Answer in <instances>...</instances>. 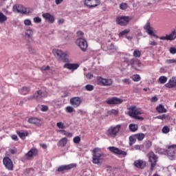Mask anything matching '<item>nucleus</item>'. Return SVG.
Returning <instances> with one entry per match:
<instances>
[{"mask_svg": "<svg viewBox=\"0 0 176 176\" xmlns=\"http://www.w3.org/2000/svg\"><path fill=\"white\" fill-rule=\"evenodd\" d=\"M169 52L170 54H176V48L175 47H171L169 49Z\"/></svg>", "mask_w": 176, "mask_h": 176, "instance_id": "obj_56", "label": "nucleus"}, {"mask_svg": "<svg viewBox=\"0 0 176 176\" xmlns=\"http://www.w3.org/2000/svg\"><path fill=\"white\" fill-rule=\"evenodd\" d=\"M165 87H167V89H175L176 77L173 76L170 79H169L168 82L166 84H165Z\"/></svg>", "mask_w": 176, "mask_h": 176, "instance_id": "obj_18", "label": "nucleus"}, {"mask_svg": "<svg viewBox=\"0 0 176 176\" xmlns=\"http://www.w3.org/2000/svg\"><path fill=\"white\" fill-rule=\"evenodd\" d=\"M42 17L44 18L45 21L53 24L54 23V16L49 12L43 13Z\"/></svg>", "mask_w": 176, "mask_h": 176, "instance_id": "obj_21", "label": "nucleus"}, {"mask_svg": "<svg viewBox=\"0 0 176 176\" xmlns=\"http://www.w3.org/2000/svg\"><path fill=\"white\" fill-rule=\"evenodd\" d=\"M47 93L42 90H38L34 94L35 100L39 101L41 98H45L47 96Z\"/></svg>", "mask_w": 176, "mask_h": 176, "instance_id": "obj_23", "label": "nucleus"}, {"mask_svg": "<svg viewBox=\"0 0 176 176\" xmlns=\"http://www.w3.org/2000/svg\"><path fill=\"white\" fill-rule=\"evenodd\" d=\"M129 65L138 71V68L142 65V63L137 58H133L129 61Z\"/></svg>", "mask_w": 176, "mask_h": 176, "instance_id": "obj_10", "label": "nucleus"}, {"mask_svg": "<svg viewBox=\"0 0 176 176\" xmlns=\"http://www.w3.org/2000/svg\"><path fill=\"white\" fill-rule=\"evenodd\" d=\"M73 142H74V144H79V142H80V137L79 136L74 137L73 139Z\"/></svg>", "mask_w": 176, "mask_h": 176, "instance_id": "obj_48", "label": "nucleus"}, {"mask_svg": "<svg viewBox=\"0 0 176 176\" xmlns=\"http://www.w3.org/2000/svg\"><path fill=\"white\" fill-rule=\"evenodd\" d=\"M34 35V32L31 29L26 30L25 32V38H31Z\"/></svg>", "mask_w": 176, "mask_h": 176, "instance_id": "obj_35", "label": "nucleus"}, {"mask_svg": "<svg viewBox=\"0 0 176 176\" xmlns=\"http://www.w3.org/2000/svg\"><path fill=\"white\" fill-rule=\"evenodd\" d=\"M132 80L133 82H140L141 80V76L139 74H134L132 76Z\"/></svg>", "mask_w": 176, "mask_h": 176, "instance_id": "obj_38", "label": "nucleus"}, {"mask_svg": "<svg viewBox=\"0 0 176 176\" xmlns=\"http://www.w3.org/2000/svg\"><path fill=\"white\" fill-rule=\"evenodd\" d=\"M11 138H12V140H13V141H18L19 140V138L16 135H12Z\"/></svg>", "mask_w": 176, "mask_h": 176, "instance_id": "obj_62", "label": "nucleus"}, {"mask_svg": "<svg viewBox=\"0 0 176 176\" xmlns=\"http://www.w3.org/2000/svg\"><path fill=\"white\" fill-rule=\"evenodd\" d=\"M79 68V64L78 63H67V69L74 72L76 69Z\"/></svg>", "mask_w": 176, "mask_h": 176, "instance_id": "obj_25", "label": "nucleus"}, {"mask_svg": "<svg viewBox=\"0 0 176 176\" xmlns=\"http://www.w3.org/2000/svg\"><path fill=\"white\" fill-rule=\"evenodd\" d=\"M135 138L138 141H142L145 138V134L140 133H137L135 135Z\"/></svg>", "mask_w": 176, "mask_h": 176, "instance_id": "obj_31", "label": "nucleus"}, {"mask_svg": "<svg viewBox=\"0 0 176 176\" xmlns=\"http://www.w3.org/2000/svg\"><path fill=\"white\" fill-rule=\"evenodd\" d=\"M159 83L161 85H164L167 82V77L166 76H161L158 79Z\"/></svg>", "mask_w": 176, "mask_h": 176, "instance_id": "obj_34", "label": "nucleus"}, {"mask_svg": "<svg viewBox=\"0 0 176 176\" xmlns=\"http://www.w3.org/2000/svg\"><path fill=\"white\" fill-rule=\"evenodd\" d=\"M144 30H146V32H147V34L148 35H150V36H154L155 38H159L157 36H156V34H155L153 33V29L152 28V27H151V23L149 22H148L145 26H144Z\"/></svg>", "mask_w": 176, "mask_h": 176, "instance_id": "obj_20", "label": "nucleus"}, {"mask_svg": "<svg viewBox=\"0 0 176 176\" xmlns=\"http://www.w3.org/2000/svg\"><path fill=\"white\" fill-rule=\"evenodd\" d=\"M136 138L135 136H130L129 137V145L130 146H132L133 145H134V144H135V141H136Z\"/></svg>", "mask_w": 176, "mask_h": 176, "instance_id": "obj_39", "label": "nucleus"}, {"mask_svg": "<svg viewBox=\"0 0 176 176\" xmlns=\"http://www.w3.org/2000/svg\"><path fill=\"white\" fill-rule=\"evenodd\" d=\"M52 53L56 58H58L60 61H63V63H67V54L65 52H63V51L58 49H54Z\"/></svg>", "mask_w": 176, "mask_h": 176, "instance_id": "obj_6", "label": "nucleus"}, {"mask_svg": "<svg viewBox=\"0 0 176 176\" xmlns=\"http://www.w3.org/2000/svg\"><path fill=\"white\" fill-rule=\"evenodd\" d=\"M148 157V162L151 163V170L153 171L155 170V167L156 166V164L157 163V156L155 155V153L153 151L149 152L147 154Z\"/></svg>", "mask_w": 176, "mask_h": 176, "instance_id": "obj_5", "label": "nucleus"}, {"mask_svg": "<svg viewBox=\"0 0 176 176\" xmlns=\"http://www.w3.org/2000/svg\"><path fill=\"white\" fill-rule=\"evenodd\" d=\"M120 129H122V124L110 126L107 131V135L109 136V138H115V137L119 134Z\"/></svg>", "mask_w": 176, "mask_h": 176, "instance_id": "obj_2", "label": "nucleus"}, {"mask_svg": "<svg viewBox=\"0 0 176 176\" xmlns=\"http://www.w3.org/2000/svg\"><path fill=\"white\" fill-rule=\"evenodd\" d=\"M76 43L78 45L82 52H86L87 50L88 45L85 39L79 38L76 40Z\"/></svg>", "mask_w": 176, "mask_h": 176, "instance_id": "obj_8", "label": "nucleus"}, {"mask_svg": "<svg viewBox=\"0 0 176 176\" xmlns=\"http://www.w3.org/2000/svg\"><path fill=\"white\" fill-rule=\"evenodd\" d=\"M157 100L158 99L157 96H153L151 99V102H157Z\"/></svg>", "mask_w": 176, "mask_h": 176, "instance_id": "obj_58", "label": "nucleus"}, {"mask_svg": "<svg viewBox=\"0 0 176 176\" xmlns=\"http://www.w3.org/2000/svg\"><path fill=\"white\" fill-rule=\"evenodd\" d=\"M166 64H176V59H167Z\"/></svg>", "mask_w": 176, "mask_h": 176, "instance_id": "obj_51", "label": "nucleus"}, {"mask_svg": "<svg viewBox=\"0 0 176 176\" xmlns=\"http://www.w3.org/2000/svg\"><path fill=\"white\" fill-rule=\"evenodd\" d=\"M85 89L87 90V91H93V90H94V86L91 85H87L85 86Z\"/></svg>", "mask_w": 176, "mask_h": 176, "instance_id": "obj_44", "label": "nucleus"}, {"mask_svg": "<svg viewBox=\"0 0 176 176\" xmlns=\"http://www.w3.org/2000/svg\"><path fill=\"white\" fill-rule=\"evenodd\" d=\"M107 49L111 52H116L118 50V47H116L113 43H109L107 44Z\"/></svg>", "mask_w": 176, "mask_h": 176, "instance_id": "obj_26", "label": "nucleus"}, {"mask_svg": "<svg viewBox=\"0 0 176 176\" xmlns=\"http://www.w3.org/2000/svg\"><path fill=\"white\" fill-rule=\"evenodd\" d=\"M149 45H151V46H157V43L156 41H150Z\"/></svg>", "mask_w": 176, "mask_h": 176, "instance_id": "obj_63", "label": "nucleus"}, {"mask_svg": "<svg viewBox=\"0 0 176 176\" xmlns=\"http://www.w3.org/2000/svg\"><path fill=\"white\" fill-rule=\"evenodd\" d=\"M38 153V150L36 148H32L25 154L26 159H31L33 156H35Z\"/></svg>", "mask_w": 176, "mask_h": 176, "instance_id": "obj_24", "label": "nucleus"}, {"mask_svg": "<svg viewBox=\"0 0 176 176\" xmlns=\"http://www.w3.org/2000/svg\"><path fill=\"white\" fill-rule=\"evenodd\" d=\"M42 72H50V67H49L48 65L47 66H43L41 68Z\"/></svg>", "mask_w": 176, "mask_h": 176, "instance_id": "obj_43", "label": "nucleus"}, {"mask_svg": "<svg viewBox=\"0 0 176 176\" xmlns=\"http://www.w3.org/2000/svg\"><path fill=\"white\" fill-rule=\"evenodd\" d=\"M168 115L167 114H163L156 117V119H160V120H164V119H168Z\"/></svg>", "mask_w": 176, "mask_h": 176, "instance_id": "obj_42", "label": "nucleus"}, {"mask_svg": "<svg viewBox=\"0 0 176 176\" xmlns=\"http://www.w3.org/2000/svg\"><path fill=\"white\" fill-rule=\"evenodd\" d=\"M92 163H94V164H98V163H100V160H101V157L104 154L98 148H94L92 151Z\"/></svg>", "mask_w": 176, "mask_h": 176, "instance_id": "obj_4", "label": "nucleus"}, {"mask_svg": "<svg viewBox=\"0 0 176 176\" xmlns=\"http://www.w3.org/2000/svg\"><path fill=\"white\" fill-rule=\"evenodd\" d=\"M151 146H152V142H151V140H147L145 144L146 149H150Z\"/></svg>", "mask_w": 176, "mask_h": 176, "instance_id": "obj_45", "label": "nucleus"}, {"mask_svg": "<svg viewBox=\"0 0 176 176\" xmlns=\"http://www.w3.org/2000/svg\"><path fill=\"white\" fill-rule=\"evenodd\" d=\"M156 111H158L159 113H166L167 112V109L164 108V106L162 104H160L156 107Z\"/></svg>", "mask_w": 176, "mask_h": 176, "instance_id": "obj_28", "label": "nucleus"}, {"mask_svg": "<svg viewBox=\"0 0 176 176\" xmlns=\"http://www.w3.org/2000/svg\"><path fill=\"white\" fill-rule=\"evenodd\" d=\"M25 25H32V22H31V20L30 19H25L23 21Z\"/></svg>", "mask_w": 176, "mask_h": 176, "instance_id": "obj_53", "label": "nucleus"}, {"mask_svg": "<svg viewBox=\"0 0 176 176\" xmlns=\"http://www.w3.org/2000/svg\"><path fill=\"white\" fill-rule=\"evenodd\" d=\"M108 149L110 151V152H112V153H114L115 155H122V156L127 155V152L123 151L115 146H110L108 148Z\"/></svg>", "mask_w": 176, "mask_h": 176, "instance_id": "obj_14", "label": "nucleus"}, {"mask_svg": "<svg viewBox=\"0 0 176 176\" xmlns=\"http://www.w3.org/2000/svg\"><path fill=\"white\" fill-rule=\"evenodd\" d=\"M56 126H57L58 129H65V126L64 125V123H63L61 122H57Z\"/></svg>", "mask_w": 176, "mask_h": 176, "instance_id": "obj_49", "label": "nucleus"}, {"mask_svg": "<svg viewBox=\"0 0 176 176\" xmlns=\"http://www.w3.org/2000/svg\"><path fill=\"white\" fill-rule=\"evenodd\" d=\"M134 148L136 150V151H141V149H142V146L141 145H135L134 146Z\"/></svg>", "mask_w": 176, "mask_h": 176, "instance_id": "obj_59", "label": "nucleus"}, {"mask_svg": "<svg viewBox=\"0 0 176 176\" xmlns=\"http://www.w3.org/2000/svg\"><path fill=\"white\" fill-rule=\"evenodd\" d=\"M12 11L14 13H21V14H29V13H31L30 8H27L21 4H15L12 8Z\"/></svg>", "mask_w": 176, "mask_h": 176, "instance_id": "obj_3", "label": "nucleus"}, {"mask_svg": "<svg viewBox=\"0 0 176 176\" xmlns=\"http://www.w3.org/2000/svg\"><path fill=\"white\" fill-rule=\"evenodd\" d=\"M57 133H60V134H63V135H65L67 132L65 130L60 129V130H56Z\"/></svg>", "mask_w": 176, "mask_h": 176, "instance_id": "obj_60", "label": "nucleus"}, {"mask_svg": "<svg viewBox=\"0 0 176 176\" xmlns=\"http://www.w3.org/2000/svg\"><path fill=\"white\" fill-rule=\"evenodd\" d=\"M175 148L176 145L170 146L166 151L168 159L174 160L175 159Z\"/></svg>", "mask_w": 176, "mask_h": 176, "instance_id": "obj_12", "label": "nucleus"}, {"mask_svg": "<svg viewBox=\"0 0 176 176\" xmlns=\"http://www.w3.org/2000/svg\"><path fill=\"white\" fill-rule=\"evenodd\" d=\"M93 76H93V74L91 73H88L86 75L87 79H92Z\"/></svg>", "mask_w": 176, "mask_h": 176, "instance_id": "obj_61", "label": "nucleus"}, {"mask_svg": "<svg viewBox=\"0 0 176 176\" xmlns=\"http://www.w3.org/2000/svg\"><path fill=\"white\" fill-rule=\"evenodd\" d=\"M84 5L87 6L88 9H93L101 5V0H85Z\"/></svg>", "mask_w": 176, "mask_h": 176, "instance_id": "obj_7", "label": "nucleus"}, {"mask_svg": "<svg viewBox=\"0 0 176 176\" xmlns=\"http://www.w3.org/2000/svg\"><path fill=\"white\" fill-rule=\"evenodd\" d=\"M122 83H125L126 85H131V81L129 78H124L122 80Z\"/></svg>", "mask_w": 176, "mask_h": 176, "instance_id": "obj_54", "label": "nucleus"}, {"mask_svg": "<svg viewBox=\"0 0 176 176\" xmlns=\"http://www.w3.org/2000/svg\"><path fill=\"white\" fill-rule=\"evenodd\" d=\"M144 111L141 109L138 108L137 106H131L128 108V115L133 119H136L137 120H144V118L138 115H142Z\"/></svg>", "mask_w": 176, "mask_h": 176, "instance_id": "obj_1", "label": "nucleus"}, {"mask_svg": "<svg viewBox=\"0 0 176 176\" xmlns=\"http://www.w3.org/2000/svg\"><path fill=\"white\" fill-rule=\"evenodd\" d=\"M28 123L31 124H34L35 126H42V120L38 118H30L28 120Z\"/></svg>", "mask_w": 176, "mask_h": 176, "instance_id": "obj_22", "label": "nucleus"}, {"mask_svg": "<svg viewBox=\"0 0 176 176\" xmlns=\"http://www.w3.org/2000/svg\"><path fill=\"white\" fill-rule=\"evenodd\" d=\"M97 80H98V85H101L102 86H111L112 85V83H113V81L112 80V79L111 78L106 79L101 76H98Z\"/></svg>", "mask_w": 176, "mask_h": 176, "instance_id": "obj_9", "label": "nucleus"}, {"mask_svg": "<svg viewBox=\"0 0 176 176\" xmlns=\"http://www.w3.org/2000/svg\"><path fill=\"white\" fill-rule=\"evenodd\" d=\"M3 163L7 170H13V162H12L10 158L8 157H5L3 159Z\"/></svg>", "mask_w": 176, "mask_h": 176, "instance_id": "obj_15", "label": "nucleus"}, {"mask_svg": "<svg viewBox=\"0 0 176 176\" xmlns=\"http://www.w3.org/2000/svg\"><path fill=\"white\" fill-rule=\"evenodd\" d=\"M129 32H130L129 29L124 30L119 33V37L122 38V37L124 36V35H127V34H129Z\"/></svg>", "mask_w": 176, "mask_h": 176, "instance_id": "obj_40", "label": "nucleus"}, {"mask_svg": "<svg viewBox=\"0 0 176 176\" xmlns=\"http://www.w3.org/2000/svg\"><path fill=\"white\" fill-rule=\"evenodd\" d=\"M64 170H67V165L60 166L58 168V171L63 173Z\"/></svg>", "mask_w": 176, "mask_h": 176, "instance_id": "obj_52", "label": "nucleus"}, {"mask_svg": "<svg viewBox=\"0 0 176 176\" xmlns=\"http://www.w3.org/2000/svg\"><path fill=\"white\" fill-rule=\"evenodd\" d=\"M30 92V87H23L22 89H19V93L21 94H23V96H25V94H28Z\"/></svg>", "mask_w": 176, "mask_h": 176, "instance_id": "obj_30", "label": "nucleus"}, {"mask_svg": "<svg viewBox=\"0 0 176 176\" xmlns=\"http://www.w3.org/2000/svg\"><path fill=\"white\" fill-rule=\"evenodd\" d=\"M129 8V5L127 4V3H121L120 4V9L121 10H126V9H127Z\"/></svg>", "mask_w": 176, "mask_h": 176, "instance_id": "obj_41", "label": "nucleus"}, {"mask_svg": "<svg viewBox=\"0 0 176 176\" xmlns=\"http://www.w3.org/2000/svg\"><path fill=\"white\" fill-rule=\"evenodd\" d=\"M76 167V164H70L67 165V170H71V168H74Z\"/></svg>", "mask_w": 176, "mask_h": 176, "instance_id": "obj_55", "label": "nucleus"}, {"mask_svg": "<svg viewBox=\"0 0 176 176\" xmlns=\"http://www.w3.org/2000/svg\"><path fill=\"white\" fill-rule=\"evenodd\" d=\"M130 20L129 16H122L117 18L116 23L120 25H127L130 22Z\"/></svg>", "mask_w": 176, "mask_h": 176, "instance_id": "obj_11", "label": "nucleus"}, {"mask_svg": "<svg viewBox=\"0 0 176 176\" xmlns=\"http://www.w3.org/2000/svg\"><path fill=\"white\" fill-rule=\"evenodd\" d=\"M17 135L21 140H24L25 137L28 135V132L27 131H16Z\"/></svg>", "mask_w": 176, "mask_h": 176, "instance_id": "obj_27", "label": "nucleus"}, {"mask_svg": "<svg viewBox=\"0 0 176 176\" xmlns=\"http://www.w3.org/2000/svg\"><path fill=\"white\" fill-rule=\"evenodd\" d=\"M122 102H123V100L117 97H113L106 100V103L108 104V105H118L122 104Z\"/></svg>", "mask_w": 176, "mask_h": 176, "instance_id": "obj_13", "label": "nucleus"}, {"mask_svg": "<svg viewBox=\"0 0 176 176\" xmlns=\"http://www.w3.org/2000/svg\"><path fill=\"white\" fill-rule=\"evenodd\" d=\"M70 104L74 107V108H78V107H80V104H82V99H80L79 97L72 98L70 100Z\"/></svg>", "mask_w": 176, "mask_h": 176, "instance_id": "obj_19", "label": "nucleus"}, {"mask_svg": "<svg viewBox=\"0 0 176 176\" xmlns=\"http://www.w3.org/2000/svg\"><path fill=\"white\" fill-rule=\"evenodd\" d=\"M65 145H67V138H62L58 143V146L64 147Z\"/></svg>", "mask_w": 176, "mask_h": 176, "instance_id": "obj_33", "label": "nucleus"}, {"mask_svg": "<svg viewBox=\"0 0 176 176\" xmlns=\"http://www.w3.org/2000/svg\"><path fill=\"white\" fill-rule=\"evenodd\" d=\"M67 112L69 113H72V112H75V109L71 106L67 107Z\"/></svg>", "mask_w": 176, "mask_h": 176, "instance_id": "obj_50", "label": "nucleus"}, {"mask_svg": "<svg viewBox=\"0 0 176 176\" xmlns=\"http://www.w3.org/2000/svg\"><path fill=\"white\" fill-rule=\"evenodd\" d=\"M160 41H175L176 39V30L172 31L170 34L166 35V36H160Z\"/></svg>", "mask_w": 176, "mask_h": 176, "instance_id": "obj_16", "label": "nucleus"}, {"mask_svg": "<svg viewBox=\"0 0 176 176\" xmlns=\"http://www.w3.org/2000/svg\"><path fill=\"white\" fill-rule=\"evenodd\" d=\"M34 23H36V24H39V23H41L42 19H41L39 16H36L33 19Z\"/></svg>", "mask_w": 176, "mask_h": 176, "instance_id": "obj_46", "label": "nucleus"}, {"mask_svg": "<svg viewBox=\"0 0 176 176\" xmlns=\"http://www.w3.org/2000/svg\"><path fill=\"white\" fill-rule=\"evenodd\" d=\"M133 56L135 57V58H140V57H141V51L135 50L133 53Z\"/></svg>", "mask_w": 176, "mask_h": 176, "instance_id": "obj_37", "label": "nucleus"}, {"mask_svg": "<svg viewBox=\"0 0 176 176\" xmlns=\"http://www.w3.org/2000/svg\"><path fill=\"white\" fill-rule=\"evenodd\" d=\"M8 20V17L3 14V13L0 12V24L5 23Z\"/></svg>", "mask_w": 176, "mask_h": 176, "instance_id": "obj_36", "label": "nucleus"}, {"mask_svg": "<svg viewBox=\"0 0 176 176\" xmlns=\"http://www.w3.org/2000/svg\"><path fill=\"white\" fill-rule=\"evenodd\" d=\"M162 133H164V134H167V133H170V128H168V126H165L162 128Z\"/></svg>", "mask_w": 176, "mask_h": 176, "instance_id": "obj_47", "label": "nucleus"}, {"mask_svg": "<svg viewBox=\"0 0 176 176\" xmlns=\"http://www.w3.org/2000/svg\"><path fill=\"white\" fill-rule=\"evenodd\" d=\"M47 109H49V107L47 106L46 105L41 106V111H42V112H46Z\"/></svg>", "mask_w": 176, "mask_h": 176, "instance_id": "obj_57", "label": "nucleus"}, {"mask_svg": "<svg viewBox=\"0 0 176 176\" xmlns=\"http://www.w3.org/2000/svg\"><path fill=\"white\" fill-rule=\"evenodd\" d=\"M107 115H109L110 116L112 115H114V116H118V115H119V110L112 109L111 110L107 111Z\"/></svg>", "mask_w": 176, "mask_h": 176, "instance_id": "obj_29", "label": "nucleus"}, {"mask_svg": "<svg viewBox=\"0 0 176 176\" xmlns=\"http://www.w3.org/2000/svg\"><path fill=\"white\" fill-rule=\"evenodd\" d=\"M129 130L132 131L133 133L137 131L138 130V125L135 124H131L129 126Z\"/></svg>", "mask_w": 176, "mask_h": 176, "instance_id": "obj_32", "label": "nucleus"}, {"mask_svg": "<svg viewBox=\"0 0 176 176\" xmlns=\"http://www.w3.org/2000/svg\"><path fill=\"white\" fill-rule=\"evenodd\" d=\"M85 34L83 33V32H82V31H78L77 32V35L78 36H82V35H84Z\"/></svg>", "mask_w": 176, "mask_h": 176, "instance_id": "obj_64", "label": "nucleus"}, {"mask_svg": "<svg viewBox=\"0 0 176 176\" xmlns=\"http://www.w3.org/2000/svg\"><path fill=\"white\" fill-rule=\"evenodd\" d=\"M133 166H135L136 168L142 170L146 167V162L142 160H138L134 162Z\"/></svg>", "mask_w": 176, "mask_h": 176, "instance_id": "obj_17", "label": "nucleus"}]
</instances>
